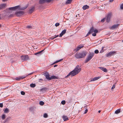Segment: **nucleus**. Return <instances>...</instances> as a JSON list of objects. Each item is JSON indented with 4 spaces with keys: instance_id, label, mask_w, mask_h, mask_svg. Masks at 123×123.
<instances>
[{
    "instance_id": "1",
    "label": "nucleus",
    "mask_w": 123,
    "mask_h": 123,
    "mask_svg": "<svg viewBox=\"0 0 123 123\" xmlns=\"http://www.w3.org/2000/svg\"><path fill=\"white\" fill-rule=\"evenodd\" d=\"M81 70V68L79 67V65H77L74 69L70 72L65 77L67 78L68 77L71 75V76H74L79 73Z\"/></svg>"
},
{
    "instance_id": "2",
    "label": "nucleus",
    "mask_w": 123,
    "mask_h": 123,
    "mask_svg": "<svg viewBox=\"0 0 123 123\" xmlns=\"http://www.w3.org/2000/svg\"><path fill=\"white\" fill-rule=\"evenodd\" d=\"M25 9L23 8L22 9L20 8L19 6H17L14 7L7 8L6 10V12H10L9 10H24Z\"/></svg>"
},
{
    "instance_id": "3",
    "label": "nucleus",
    "mask_w": 123,
    "mask_h": 123,
    "mask_svg": "<svg viewBox=\"0 0 123 123\" xmlns=\"http://www.w3.org/2000/svg\"><path fill=\"white\" fill-rule=\"evenodd\" d=\"M112 15V13L109 12L108 13L106 16V21L107 22L109 23L110 21Z\"/></svg>"
},
{
    "instance_id": "4",
    "label": "nucleus",
    "mask_w": 123,
    "mask_h": 123,
    "mask_svg": "<svg viewBox=\"0 0 123 123\" xmlns=\"http://www.w3.org/2000/svg\"><path fill=\"white\" fill-rule=\"evenodd\" d=\"M93 56V54H89L85 60V63H86L90 60Z\"/></svg>"
},
{
    "instance_id": "5",
    "label": "nucleus",
    "mask_w": 123,
    "mask_h": 123,
    "mask_svg": "<svg viewBox=\"0 0 123 123\" xmlns=\"http://www.w3.org/2000/svg\"><path fill=\"white\" fill-rule=\"evenodd\" d=\"M21 60L23 61H26L29 59V58L28 55H23L21 56Z\"/></svg>"
},
{
    "instance_id": "6",
    "label": "nucleus",
    "mask_w": 123,
    "mask_h": 123,
    "mask_svg": "<svg viewBox=\"0 0 123 123\" xmlns=\"http://www.w3.org/2000/svg\"><path fill=\"white\" fill-rule=\"evenodd\" d=\"M24 14L23 12L19 11H16L15 13V14L18 17H20L23 15Z\"/></svg>"
},
{
    "instance_id": "7",
    "label": "nucleus",
    "mask_w": 123,
    "mask_h": 123,
    "mask_svg": "<svg viewBox=\"0 0 123 123\" xmlns=\"http://www.w3.org/2000/svg\"><path fill=\"white\" fill-rule=\"evenodd\" d=\"M84 45L83 44H80L74 49V51L75 52H77L78 51L84 47Z\"/></svg>"
},
{
    "instance_id": "8",
    "label": "nucleus",
    "mask_w": 123,
    "mask_h": 123,
    "mask_svg": "<svg viewBox=\"0 0 123 123\" xmlns=\"http://www.w3.org/2000/svg\"><path fill=\"white\" fill-rule=\"evenodd\" d=\"M86 54H75V56L77 58H80L84 57Z\"/></svg>"
},
{
    "instance_id": "9",
    "label": "nucleus",
    "mask_w": 123,
    "mask_h": 123,
    "mask_svg": "<svg viewBox=\"0 0 123 123\" xmlns=\"http://www.w3.org/2000/svg\"><path fill=\"white\" fill-rule=\"evenodd\" d=\"M44 76L46 78V79L48 80H51L50 77H49V75L48 73L46 72L44 74Z\"/></svg>"
},
{
    "instance_id": "10",
    "label": "nucleus",
    "mask_w": 123,
    "mask_h": 123,
    "mask_svg": "<svg viewBox=\"0 0 123 123\" xmlns=\"http://www.w3.org/2000/svg\"><path fill=\"white\" fill-rule=\"evenodd\" d=\"M35 7L34 6H31L29 9V13H32L34 11Z\"/></svg>"
},
{
    "instance_id": "11",
    "label": "nucleus",
    "mask_w": 123,
    "mask_h": 123,
    "mask_svg": "<svg viewBox=\"0 0 123 123\" xmlns=\"http://www.w3.org/2000/svg\"><path fill=\"white\" fill-rule=\"evenodd\" d=\"M6 6V4H3L0 5V10L5 8Z\"/></svg>"
},
{
    "instance_id": "12",
    "label": "nucleus",
    "mask_w": 123,
    "mask_h": 123,
    "mask_svg": "<svg viewBox=\"0 0 123 123\" xmlns=\"http://www.w3.org/2000/svg\"><path fill=\"white\" fill-rule=\"evenodd\" d=\"M66 31V30H63L61 33L60 34L59 37H61L64 34Z\"/></svg>"
},
{
    "instance_id": "13",
    "label": "nucleus",
    "mask_w": 123,
    "mask_h": 123,
    "mask_svg": "<svg viewBox=\"0 0 123 123\" xmlns=\"http://www.w3.org/2000/svg\"><path fill=\"white\" fill-rule=\"evenodd\" d=\"M100 77L99 76L96 77L92 78L90 81H94L97 80L100 78Z\"/></svg>"
},
{
    "instance_id": "14",
    "label": "nucleus",
    "mask_w": 123,
    "mask_h": 123,
    "mask_svg": "<svg viewBox=\"0 0 123 123\" xmlns=\"http://www.w3.org/2000/svg\"><path fill=\"white\" fill-rule=\"evenodd\" d=\"M99 68L101 70H102L104 72H106L107 71V70L104 67H99Z\"/></svg>"
},
{
    "instance_id": "15",
    "label": "nucleus",
    "mask_w": 123,
    "mask_h": 123,
    "mask_svg": "<svg viewBox=\"0 0 123 123\" xmlns=\"http://www.w3.org/2000/svg\"><path fill=\"white\" fill-rule=\"evenodd\" d=\"M93 32L94 33L92 34V36H96V33H98V31L97 30L94 29Z\"/></svg>"
},
{
    "instance_id": "16",
    "label": "nucleus",
    "mask_w": 123,
    "mask_h": 123,
    "mask_svg": "<svg viewBox=\"0 0 123 123\" xmlns=\"http://www.w3.org/2000/svg\"><path fill=\"white\" fill-rule=\"evenodd\" d=\"M118 24L114 25L111 27V29H114L117 28L118 27Z\"/></svg>"
},
{
    "instance_id": "17",
    "label": "nucleus",
    "mask_w": 123,
    "mask_h": 123,
    "mask_svg": "<svg viewBox=\"0 0 123 123\" xmlns=\"http://www.w3.org/2000/svg\"><path fill=\"white\" fill-rule=\"evenodd\" d=\"M4 112L6 113H7L9 112V110L7 108H6L4 110Z\"/></svg>"
},
{
    "instance_id": "18",
    "label": "nucleus",
    "mask_w": 123,
    "mask_h": 123,
    "mask_svg": "<svg viewBox=\"0 0 123 123\" xmlns=\"http://www.w3.org/2000/svg\"><path fill=\"white\" fill-rule=\"evenodd\" d=\"M62 118L64 121H67L68 119V117L65 116H63Z\"/></svg>"
},
{
    "instance_id": "19",
    "label": "nucleus",
    "mask_w": 123,
    "mask_h": 123,
    "mask_svg": "<svg viewBox=\"0 0 123 123\" xmlns=\"http://www.w3.org/2000/svg\"><path fill=\"white\" fill-rule=\"evenodd\" d=\"M89 8V6L86 5L82 7L83 9L84 10H86L87 9H88Z\"/></svg>"
},
{
    "instance_id": "20",
    "label": "nucleus",
    "mask_w": 123,
    "mask_h": 123,
    "mask_svg": "<svg viewBox=\"0 0 123 123\" xmlns=\"http://www.w3.org/2000/svg\"><path fill=\"white\" fill-rule=\"evenodd\" d=\"M58 77L55 75H52L50 77L51 80V79H58Z\"/></svg>"
},
{
    "instance_id": "21",
    "label": "nucleus",
    "mask_w": 123,
    "mask_h": 123,
    "mask_svg": "<svg viewBox=\"0 0 123 123\" xmlns=\"http://www.w3.org/2000/svg\"><path fill=\"white\" fill-rule=\"evenodd\" d=\"M72 0H67L65 4L67 5L71 3Z\"/></svg>"
},
{
    "instance_id": "22",
    "label": "nucleus",
    "mask_w": 123,
    "mask_h": 123,
    "mask_svg": "<svg viewBox=\"0 0 123 123\" xmlns=\"http://www.w3.org/2000/svg\"><path fill=\"white\" fill-rule=\"evenodd\" d=\"M93 27H92L90 29V30H89V32L90 33H91L93 32Z\"/></svg>"
},
{
    "instance_id": "23",
    "label": "nucleus",
    "mask_w": 123,
    "mask_h": 123,
    "mask_svg": "<svg viewBox=\"0 0 123 123\" xmlns=\"http://www.w3.org/2000/svg\"><path fill=\"white\" fill-rule=\"evenodd\" d=\"M63 60V59H61L59 60H57V61H56L55 62H54L53 63V64H55L57 63H58V62H61V61H62V60Z\"/></svg>"
},
{
    "instance_id": "24",
    "label": "nucleus",
    "mask_w": 123,
    "mask_h": 123,
    "mask_svg": "<svg viewBox=\"0 0 123 123\" xmlns=\"http://www.w3.org/2000/svg\"><path fill=\"white\" fill-rule=\"evenodd\" d=\"M120 111V109H118L117 110H116L115 111V113L116 114H118L119 113Z\"/></svg>"
},
{
    "instance_id": "25",
    "label": "nucleus",
    "mask_w": 123,
    "mask_h": 123,
    "mask_svg": "<svg viewBox=\"0 0 123 123\" xmlns=\"http://www.w3.org/2000/svg\"><path fill=\"white\" fill-rule=\"evenodd\" d=\"M46 2L45 0H40L39 1L40 4H43Z\"/></svg>"
},
{
    "instance_id": "26",
    "label": "nucleus",
    "mask_w": 123,
    "mask_h": 123,
    "mask_svg": "<svg viewBox=\"0 0 123 123\" xmlns=\"http://www.w3.org/2000/svg\"><path fill=\"white\" fill-rule=\"evenodd\" d=\"M45 49H44L43 50H42L40 51L37 52L36 53H35L34 54H41L42 52L44 51V50Z\"/></svg>"
},
{
    "instance_id": "27",
    "label": "nucleus",
    "mask_w": 123,
    "mask_h": 123,
    "mask_svg": "<svg viewBox=\"0 0 123 123\" xmlns=\"http://www.w3.org/2000/svg\"><path fill=\"white\" fill-rule=\"evenodd\" d=\"M27 76V75H25L22 76L20 77V78L23 79L25 78Z\"/></svg>"
},
{
    "instance_id": "28",
    "label": "nucleus",
    "mask_w": 123,
    "mask_h": 123,
    "mask_svg": "<svg viewBox=\"0 0 123 123\" xmlns=\"http://www.w3.org/2000/svg\"><path fill=\"white\" fill-rule=\"evenodd\" d=\"M39 104L41 105H43L44 104V103L43 101H41L40 102Z\"/></svg>"
},
{
    "instance_id": "29",
    "label": "nucleus",
    "mask_w": 123,
    "mask_h": 123,
    "mask_svg": "<svg viewBox=\"0 0 123 123\" xmlns=\"http://www.w3.org/2000/svg\"><path fill=\"white\" fill-rule=\"evenodd\" d=\"M30 86L32 87H34L36 86V85L34 84H31L30 85Z\"/></svg>"
},
{
    "instance_id": "30",
    "label": "nucleus",
    "mask_w": 123,
    "mask_h": 123,
    "mask_svg": "<svg viewBox=\"0 0 123 123\" xmlns=\"http://www.w3.org/2000/svg\"><path fill=\"white\" fill-rule=\"evenodd\" d=\"M113 55V54H106L105 56L107 57H110L112 55Z\"/></svg>"
},
{
    "instance_id": "31",
    "label": "nucleus",
    "mask_w": 123,
    "mask_h": 123,
    "mask_svg": "<svg viewBox=\"0 0 123 123\" xmlns=\"http://www.w3.org/2000/svg\"><path fill=\"white\" fill-rule=\"evenodd\" d=\"M104 48H105L104 47H102V50L100 52V53H103L104 52Z\"/></svg>"
},
{
    "instance_id": "32",
    "label": "nucleus",
    "mask_w": 123,
    "mask_h": 123,
    "mask_svg": "<svg viewBox=\"0 0 123 123\" xmlns=\"http://www.w3.org/2000/svg\"><path fill=\"white\" fill-rule=\"evenodd\" d=\"M48 117V115L46 113H45L43 115V117L45 118H46Z\"/></svg>"
},
{
    "instance_id": "33",
    "label": "nucleus",
    "mask_w": 123,
    "mask_h": 123,
    "mask_svg": "<svg viewBox=\"0 0 123 123\" xmlns=\"http://www.w3.org/2000/svg\"><path fill=\"white\" fill-rule=\"evenodd\" d=\"M1 118H2V119H4L5 118V115L4 114L3 115H2Z\"/></svg>"
},
{
    "instance_id": "34",
    "label": "nucleus",
    "mask_w": 123,
    "mask_h": 123,
    "mask_svg": "<svg viewBox=\"0 0 123 123\" xmlns=\"http://www.w3.org/2000/svg\"><path fill=\"white\" fill-rule=\"evenodd\" d=\"M116 53H117L115 51H112L111 52H110L109 53H108V54H115Z\"/></svg>"
},
{
    "instance_id": "35",
    "label": "nucleus",
    "mask_w": 123,
    "mask_h": 123,
    "mask_svg": "<svg viewBox=\"0 0 123 123\" xmlns=\"http://www.w3.org/2000/svg\"><path fill=\"white\" fill-rule=\"evenodd\" d=\"M61 104L63 105H64L65 104L66 102L65 100H63L62 101Z\"/></svg>"
},
{
    "instance_id": "36",
    "label": "nucleus",
    "mask_w": 123,
    "mask_h": 123,
    "mask_svg": "<svg viewBox=\"0 0 123 123\" xmlns=\"http://www.w3.org/2000/svg\"><path fill=\"white\" fill-rule=\"evenodd\" d=\"M105 19L106 18H103V19L101 20V22H104L105 20Z\"/></svg>"
},
{
    "instance_id": "37",
    "label": "nucleus",
    "mask_w": 123,
    "mask_h": 123,
    "mask_svg": "<svg viewBox=\"0 0 123 123\" xmlns=\"http://www.w3.org/2000/svg\"><path fill=\"white\" fill-rule=\"evenodd\" d=\"M94 52L96 54H98L99 52L98 50L97 49L96 50L94 51Z\"/></svg>"
},
{
    "instance_id": "38",
    "label": "nucleus",
    "mask_w": 123,
    "mask_h": 123,
    "mask_svg": "<svg viewBox=\"0 0 123 123\" xmlns=\"http://www.w3.org/2000/svg\"><path fill=\"white\" fill-rule=\"evenodd\" d=\"M21 94L23 95H24L25 94V93L23 91H21Z\"/></svg>"
},
{
    "instance_id": "39",
    "label": "nucleus",
    "mask_w": 123,
    "mask_h": 123,
    "mask_svg": "<svg viewBox=\"0 0 123 123\" xmlns=\"http://www.w3.org/2000/svg\"><path fill=\"white\" fill-rule=\"evenodd\" d=\"M60 25V24L59 23H56L55 24V25L56 27H57Z\"/></svg>"
},
{
    "instance_id": "40",
    "label": "nucleus",
    "mask_w": 123,
    "mask_h": 123,
    "mask_svg": "<svg viewBox=\"0 0 123 123\" xmlns=\"http://www.w3.org/2000/svg\"><path fill=\"white\" fill-rule=\"evenodd\" d=\"M120 8L121 9H123V4L121 5Z\"/></svg>"
},
{
    "instance_id": "41",
    "label": "nucleus",
    "mask_w": 123,
    "mask_h": 123,
    "mask_svg": "<svg viewBox=\"0 0 123 123\" xmlns=\"http://www.w3.org/2000/svg\"><path fill=\"white\" fill-rule=\"evenodd\" d=\"M88 110L87 109H86L85 110V111L84 113V114H86V113L87 112H88Z\"/></svg>"
},
{
    "instance_id": "42",
    "label": "nucleus",
    "mask_w": 123,
    "mask_h": 123,
    "mask_svg": "<svg viewBox=\"0 0 123 123\" xmlns=\"http://www.w3.org/2000/svg\"><path fill=\"white\" fill-rule=\"evenodd\" d=\"M53 0H45L46 2H49Z\"/></svg>"
},
{
    "instance_id": "43",
    "label": "nucleus",
    "mask_w": 123,
    "mask_h": 123,
    "mask_svg": "<svg viewBox=\"0 0 123 123\" xmlns=\"http://www.w3.org/2000/svg\"><path fill=\"white\" fill-rule=\"evenodd\" d=\"M115 85H113L111 87V89H113L115 88Z\"/></svg>"
},
{
    "instance_id": "44",
    "label": "nucleus",
    "mask_w": 123,
    "mask_h": 123,
    "mask_svg": "<svg viewBox=\"0 0 123 123\" xmlns=\"http://www.w3.org/2000/svg\"><path fill=\"white\" fill-rule=\"evenodd\" d=\"M3 107V104L2 103H0V107L2 108Z\"/></svg>"
},
{
    "instance_id": "45",
    "label": "nucleus",
    "mask_w": 123,
    "mask_h": 123,
    "mask_svg": "<svg viewBox=\"0 0 123 123\" xmlns=\"http://www.w3.org/2000/svg\"><path fill=\"white\" fill-rule=\"evenodd\" d=\"M34 73V72H32L29 74H28L27 75V76L28 75H31L32 74H33V73Z\"/></svg>"
},
{
    "instance_id": "46",
    "label": "nucleus",
    "mask_w": 123,
    "mask_h": 123,
    "mask_svg": "<svg viewBox=\"0 0 123 123\" xmlns=\"http://www.w3.org/2000/svg\"><path fill=\"white\" fill-rule=\"evenodd\" d=\"M59 36V35H55L54 37V38H55L56 37H57Z\"/></svg>"
},
{
    "instance_id": "47",
    "label": "nucleus",
    "mask_w": 123,
    "mask_h": 123,
    "mask_svg": "<svg viewBox=\"0 0 123 123\" xmlns=\"http://www.w3.org/2000/svg\"><path fill=\"white\" fill-rule=\"evenodd\" d=\"M90 34V33L88 32V33L86 34V36H88Z\"/></svg>"
},
{
    "instance_id": "48",
    "label": "nucleus",
    "mask_w": 123,
    "mask_h": 123,
    "mask_svg": "<svg viewBox=\"0 0 123 123\" xmlns=\"http://www.w3.org/2000/svg\"><path fill=\"white\" fill-rule=\"evenodd\" d=\"M32 27L30 26H27V28H31Z\"/></svg>"
},
{
    "instance_id": "49",
    "label": "nucleus",
    "mask_w": 123,
    "mask_h": 123,
    "mask_svg": "<svg viewBox=\"0 0 123 123\" xmlns=\"http://www.w3.org/2000/svg\"><path fill=\"white\" fill-rule=\"evenodd\" d=\"M43 80L42 79H39V81L40 80V81H41H41H42Z\"/></svg>"
},
{
    "instance_id": "50",
    "label": "nucleus",
    "mask_w": 123,
    "mask_h": 123,
    "mask_svg": "<svg viewBox=\"0 0 123 123\" xmlns=\"http://www.w3.org/2000/svg\"><path fill=\"white\" fill-rule=\"evenodd\" d=\"M114 0H109V2H113Z\"/></svg>"
},
{
    "instance_id": "51",
    "label": "nucleus",
    "mask_w": 123,
    "mask_h": 123,
    "mask_svg": "<svg viewBox=\"0 0 123 123\" xmlns=\"http://www.w3.org/2000/svg\"><path fill=\"white\" fill-rule=\"evenodd\" d=\"M57 65H55L54 66V67H57Z\"/></svg>"
},
{
    "instance_id": "52",
    "label": "nucleus",
    "mask_w": 123,
    "mask_h": 123,
    "mask_svg": "<svg viewBox=\"0 0 123 123\" xmlns=\"http://www.w3.org/2000/svg\"><path fill=\"white\" fill-rule=\"evenodd\" d=\"M9 17H13V15H9Z\"/></svg>"
},
{
    "instance_id": "53",
    "label": "nucleus",
    "mask_w": 123,
    "mask_h": 123,
    "mask_svg": "<svg viewBox=\"0 0 123 123\" xmlns=\"http://www.w3.org/2000/svg\"><path fill=\"white\" fill-rule=\"evenodd\" d=\"M6 0H2V1L3 2H5Z\"/></svg>"
},
{
    "instance_id": "54",
    "label": "nucleus",
    "mask_w": 123,
    "mask_h": 123,
    "mask_svg": "<svg viewBox=\"0 0 123 123\" xmlns=\"http://www.w3.org/2000/svg\"><path fill=\"white\" fill-rule=\"evenodd\" d=\"M100 112H101V111L100 110L99 111H98V112L99 113H100Z\"/></svg>"
},
{
    "instance_id": "55",
    "label": "nucleus",
    "mask_w": 123,
    "mask_h": 123,
    "mask_svg": "<svg viewBox=\"0 0 123 123\" xmlns=\"http://www.w3.org/2000/svg\"><path fill=\"white\" fill-rule=\"evenodd\" d=\"M1 24H0V28L1 27Z\"/></svg>"
},
{
    "instance_id": "56",
    "label": "nucleus",
    "mask_w": 123,
    "mask_h": 123,
    "mask_svg": "<svg viewBox=\"0 0 123 123\" xmlns=\"http://www.w3.org/2000/svg\"><path fill=\"white\" fill-rule=\"evenodd\" d=\"M55 38H54V37H53V38H52L51 39H54Z\"/></svg>"
},
{
    "instance_id": "57",
    "label": "nucleus",
    "mask_w": 123,
    "mask_h": 123,
    "mask_svg": "<svg viewBox=\"0 0 123 123\" xmlns=\"http://www.w3.org/2000/svg\"><path fill=\"white\" fill-rule=\"evenodd\" d=\"M17 79V80H18V79Z\"/></svg>"
},
{
    "instance_id": "58",
    "label": "nucleus",
    "mask_w": 123,
    "mask_h": 123,
    "mask_svg": "<svg viewBox=\"0 0 123 123\" xmlns=\"http://www.w3.org/2000/svg\"><path fill=\"white\" fill-rule=\"evenodd\" d=\"M122 42H123V40H122Z\"/></svg>"
}]
</instances>
